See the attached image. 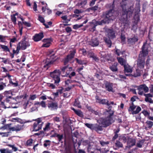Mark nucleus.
I'll list each match as a JSON object with an SVG mask.
<instances>
[{
	"label": "nucleus",
	"instance_id": "nucleus-9",
	"mask_svg": "<svg viewBox=\"0 0 153 153\" xmlns=\"http://www.w3.org/2000/svg\"><path fill=\"white\" fill-rule=\"evenodd\" d=\"M134 87L137 88L138 90V93L139 95H142L143 94V91L147 93L149 91V88L145 84H142L138 86H135Z\"/></svg>",
	"mask_w": 153,
	"mask_h": 153
},
{
	"label": "nucleus",
	"instance_id": "nucleus-8",
	"mask_svg": "<svg viewBox=\"0 0 153 153\" xmlns=\"http://www.w3.org/2000/svg\"><path fill=\"white\" fill-rule=\"evenodd\" d=\"M17 51L20 50H25L27 47L30 46V44L27 41L25 40V39H24L22 41L19 42L17 45Z\"/></svg>",
	"mask_w": 153,
	"mask_h": 153
},
{
	"label": "nucleus",
	"instance_id": "nucleus-60",
	"mask_svg": "<svg viewBox=\"0 0 153 153\" xmlns=\"http://www.w3.org/2000/svg\"><path fill=\"white\" fill-rule=\"evenodd\" d=\"M143 114L145 116H148L149 115V112L146 111L144 110L142 112Z\"/></svg>",
	"mask_w": 153,
	"mask_h": 153
},
{
	"label": "nucleus",
	"instance_id": "nucleus-47",
	"mask_svg": "<svg viewBox=\"0 0 153 153\" xmlns=\"http://www.w3.org/2000/svg\"><path fill=\"white\" fill-rule=\"evenodd\" d=\"M37 97L36 95H30L29 97V100H35Z\"/></svg>",
	"mask_w": 153,
	"mask_h": 153
},
{
	"label": "nucleus",
	"instance_id": "nucleus-18",
	"mask_svg": "<svg viewBox=\"0 0 153 153\" xmlns=\"http://www.w3.org/2000/svg\"><path fill=\"white\" fill-rule=\"evenodd\" d=\"M75 53V51L74 50L71 52L70 54L67 56L64 61L65 64H66L69 61L74 57Z\"/></svg>",
	"mask_w": 153,
	"mask_h": 153
},
{
	"label": "nucleus",
	"instance_id": "nucleus-63",
	"mask_svg": "<svg viewBox=\"0 0 153 153\" xmlns=\"http://www.w3.org/2000/svg\"><path fill=\"white\" fill-rule=\"evenodd\" d=\"M144 96L146 97H152L153 96L152 94H144Z\"/></svg>",
	"mask_w": 153,
	"mask_h": 153
},
{
	"label": "nucleus",
	"instance_id": "nucleus-51",
	"mask_svg": "<svg viewBox=\"0 0 153 153\" xmlns=\"http://www.w3.org/2000/svg\"><path fill=\"white\" fill-rule=\"evenodd\" d=\"M9 146L15 152L18 150V148L13 145H9Z\"/></svg>",
	"mask_w": 153,
	"mask_h": 153
},
{
	"label": "nucleus",
	"instance_id": "nucleus-22",
	"mask_svg": "<svg viewBox=\"0 0 153 153\" xmlns=\"http://www.w3.org/2000/svg\"><path fill=\"white\" fill-rule=\"evenodd\" d=\"M88 44L92 46L95 47L99 45V42L97 38H94L89 42Z\"/></svg>",
	"mask_w": 153,
	"mask_h": 153
},
{
	"label": "nucleus",
	"instance_id": "nucleus-35",
	"mask_svg": "<svg viewBox=\"0 0 153 153\" xmlns=\"http://www.w3.org/2000/svg\"><path fill=\"white\" fill-rule=\"evenodd\" d=\"M104 40L105 42L107 44L108 47H111V42L110 40V39L109 38H104Z\"/></svg>",
	"mask_w": 153,
	"mask_h": 153
},
{
	"label": "nucleus",
	"instance_id": "nucleus-58",
	"mask_svg": "<svg viewBox=\"0 0 153 153\" xmlns=\"http://www.w3.org/2000/svg\"><path fill=\"white\" fill-rule=\"evenodd\" d=\"M42 107L45 108L46 107L45 102L44 101H42L40 102V105Z\"/></svg>",
	"mask_w": 153,
	"mask_h": 153
},
{
	"label": "nucleus",
	"instance_id": "nucleus-30",
	"mask_svg": "<svg viewBox=\"0 0 153 153\" xmlns=\"http://www.w3.org/2000/svg\"><path fill=\"white\" fill-rule=\"evenodd\" d=\"M117 63L115 62L114 63L113 65L110 67V69L113 71H117Z\"/></svg>",
	"mask_w": 153,
	"mask_h": 153
},
{
	"label": "nucleus",
	"instance_id": "nucleus-11",
	"mask_svg": "<svg viewBox=\"0 0 153 153\" xmlns=\"http://www.w3.org/2000/svg\"><path fill=\"white\" fill-rule=\"evenodd\" d=\"M35 120V122L33 124V131H37L41 129L43 122L39 118L36 119Z\"/></svg>",
	"mask_w": 153,
	"mask_h": 153
},
{
	"label": "nucleus",
	"instance_id": "nucleus-32",
	"mask_svg": "<svg viewBox=\"0 0 153 153\" xmlns=\"http://www.w3.org/2000/svg\"><path fill=\"white\" fill-rule=\"evenodd\" d=\"M141 74V71L140 70L137 69L134 73V76L135 77L140 76Z\"/></svg>",
	"mask_w": 153,
	"mask_h": 153
},
{
	"label": "nucleus",
	"instance_id": "nucleus-61",
	"mask_svg": "<svg viewBox=\"0 0 153 153\" xmlns=\"http://www.w3.org/2000/svg\"><path fill=\"white\" fill-rule=\"evenodd\" d=\"M39 21L42 23H43L44 22V18L40 16H39Z\"/></svg>",
	"mask_w": 153,
	"mask_h": 153
},
{
	"label": "nucleus",
	"instance_id": "nucleus-46",
	"mask_svg": "<svg viewBox=\"0 0 153 153\" xmlns=\"http://www.w3.org/2000/svg\"><path fill=\"white\" fill-rule=\"evenodd\" d=\"M62 19L65 21V22L68 23L70 21V19H67V16H64L61 17Z\"/></svg>",
	"mask_w": 153,
	"mask_h": 153
},
{
	"label": "nucleus",
	"instance_id": "nucleus-40",
	"mask_svg": "<svg viewBox=\"0 0 153 153\" xmlns=\"http://www.w3.org/2000/svg\"><path fill=\"white\" fill-rule=\"evenodd\" d=\"M115 144L116 146L119 148L122 147L123 146V144L118 141H117Z\"/></svg>",
	"mask_w": 153,
	"mask_h": 153
},
{
	"label": "nucleus",
	"instance_id": "nucleus-39",
	"mask_svg": "<svg viewBox=\"0 0 153 153\" xmlns=\"http://www.w3.org/2000/svg\"><path fill=\"white\" fill-rule=\"evenodd\" d=\"M56 137L58 138L59 141L61 142L63 138V134H57L56 135Z\"/></svg>",
	"mask_w": 153,
	"mask_h": 153
},
{
	"label": "nucleus",
	"instance_id": "nucleus-21",
	"mask_svg": "<svg viewBox=\"0 0 153 153\" xmlns=\"http://www.w3.org/2000/svg\"><path fill=\"white\" fill-rule=\"evenodd\" d=\"M42 4L43 5L42 7V10L43 12H45L46 10L47 13L48 15L51 14L52 12V11L48 8L47 4L46 3H45L44 2H42Z\"/></svg>",
	"mask_w": 153,
	"mask_h": 153
},
{
	"label": "nucleus",
	"instance_id": "nucleus-33",
	"mask_svg": "<svg viewBox=\"0 0 153 153\" xmlns=\"http://www.w3.org/2000/svg\"><path fill=\"white\" fill-rule=\"evenodd\" d=\"M1 153H12L11 150H9L8 149H0Z\"/></svg>",
	"mask_w": 153,
	"mask_h": 153
},
{
	"label": "nucleus",
	"instance_id": "nucleus-6",
	"mask_svg": "<svg viewBox=\"0 0 153 153\" xmlns=\"http://www.w3.org/2000/svg\"><path fill=\"white\" fill-rule=\"evenodd\" d=\"M4 94L7 97L6 99V102H9L10 104L16 103V100L15 98L12 97L10 95H12V92L11 90L6 91L4 92Z\"/></svg>",
	"mask_w": 153,
	"mask_h": 153
},
{
	"label": "nucleus",
	"instance_id": "nucleus-45",
	"mask_svg": "<svg viewBox=\"0 0 153 153\" xmlns=\"http://www.w3.org/2000/svg\"><path fill=\"white\" fill-rule=\"evenodd\" d=\"M1 84L0 85V91L3 90L6 87V84L5 83L1 82Z\"/></svg>",
	"mask_w": 153,
	"mask_h": 153
},
{
	"label": "nucleus",
	"instance_id": "nucleus-4",
	"mask_svg": "<svg viewBox=\"0 0 153 153\" xmlns=\"http://www.w3.org/2000/svg\"><path fill=\"white\" fill-rule=\"evenodd\" d=\"M48 55L49 58H47L46 59V64L43 66V68L45 70L48 69L50 65L52 64L56 60V57L54 56L55 52L53 50H51L49 51Z\"/></svg>",
	"mask_w": 153,
	"mask_h": 153
},
{
	"label": "nucleus",
	"instance_id": "nucleus-29",
	"mask_svg": "<svg viewBox=\"0 0 153 153\" xmlns=\"http://www.w3.org/2000/svg\"><path fill=\"white\" fill-rule=\"evenodd\" d=\"M72 109L73 110L78 116L81 117H83V113L80 110H76L73 108H72Z\"/></svg>",
	"mask_w": 153,
	"mask_h": 153
},
{
	"label": "nucleus",
	"instance_id": "nucleus-48",
	"mask_svg": "<svg viewBox=\"0 0 153 153\" xmlns=\"http://www.w3.org/2000/svg\"><path fill=\"white\" fill-rule=\"evenodd\" d=\"M75 82V81H72L70 79H68L65 81V83L66 85H68L69 83H72Z\"/></svg>",
	"mask_w": 153,
	"mask_h": 153
},
{
	"label": "nucleus",
	"instance_id": "nucleus-41",
	"mask_svg": "<svg viewBox=\"0 0 153 153\" xmlns=\"http://www.w3.org/2000/svg\"><path fill=\"white\" fill-rule=\"evenodd\" d=\"M83 26V24H81L80 25H79L78 24H76L74 25L73 26V28L75 30H76L78 29L79 28L82 27Z\"/></svg>",
	"mask_w": 153,
	"mask_h": 153
},
{
	"label": "nucleus",
	"instance_id": "nucleus-50",
	"mask_svg": "<svg viewBox=\"0 0 153 153\" xmlns=\"http://www.w3.org/2000/svg\"><path fill=\"white\" fill-rule=\"evenodd\" d=\"M11 19L12 21L13 22L14 24H15L16 23V18L15 16L13 15L11 16Z\"/></svg>",
	"mask_w": 153,
	"mask_h": 153
},
{
	"label": "nucleus",
	"instance_id": "nucleus-14",
	"mask_svg": "<svg viewBox=\"0 0 153 153\" xmlns=\"http://www.w3.org/2000/svg\"><path fill=\"white\" fill-rule=\"evenodd\" d=\"M48 106L50 110L54 111L58 108V105L57 102H51L48 104Z\"/></svg>",
	"mask_w": 153,
	"mask_h": 153
},
{
	"label": "nucleus",
	"instance_id": "nucleus-44",
	"mask_svg": "<svg viewBox=\"0 0 153 153\" xmlns=\"http://www.w3.org/2000/svg\"><path fill=\"white\" fill-rule=\"evenodd\" d=\"M33 140L30 139L27 140L26 142V145L28 146H30L32 145L33 143Z\"/></svg>",
	"mask_w": 153,
	"mask_h": 153
},
{
	"label": "nucleus",
	"instance_id": "nucleus-57",
	"mask_svg": "<svg viewBox=\"0 0 153 153\" xmlns=\"http://www.w3.org/2000/svg\"><path fill=\"white\" fill-rule=\"evenodd\" d=\"M54 121L56 122H59L60 121V118L58 117H55L53 118Z\"/></svg>",
	"mask_w": 153,
	"mask_h": 153
},
{
	"label": "nucleus",
	"instance_id": "nucleus-55",
	"mask_svg": "<svg viewBox=\"0 0 153 153\" xmlns=\"http://www.w3.org/2000/svg\"><path fill=\"white\" fill-rule=\"evenodd\" d=\"M143 143L142 141H140L137 143V146L139 148H141L143 144Z\"/></svg>",
	"mask_w": 153,
	"mask_h": 153
},
{
	"label": "nucleus",
	"instance_id": "nucleus-56",
	"mask_svg": "<svg viewBox=\"0 0 153 153\" xmlns=\"http://www.w3.org/2000/svg\"><path fill=\"white\" fill-rule=\"evenodd\" d=\"M116 52L118 56H120L121 55L123 54V52H121L119 50H116Z\"/></svg>",
	"mask_w": 153,
	"mask_h": 153
},
{
	"label": "nucleus",
	"instance_id": "nucleus-16",
	"mask_svg": "<svg viewBox=\"0 0 153 153\" xmlns=\"http://www.w3.org/2000/svg\"><path fill=\"white\" fill-rule=\"evenodd\" d=\"M113 84L111 83L106 82L105 83V88L107 91L109 92H114V90L113 89Z\"/></svg>",
	"mask_w": 153,
	"mask_h": 153
},
{
	"label": "nucleus",
	"instance_id": "nucleus-43",
	"mask_svg": "<svg viewBox=\"0 0 153 153\" xmlns=\"http://www.w3.org/2000/svg\"><path fill=\"white\" fill-rule=\"evenodd\" d=\"M74 106L77 107L78 108H81V106L80 105L79 103L76 100H75V102L74 104Z\"/></svg>",
	"mask_w": 153,
	"mask_h": 153
},
{
	"label": "nucleus",
	"instance_id": "nucleus-59",
	"mask_svg": "<svg viewBox=\"0 0 153 153\" xmlns=\"http://www.w3.org/2000/svg\"><path fill=\"white\" fill-rule=\"evenodd\" d=\"M81 51L82 53L84 56H85L87 54L88 52H87L86 50L84 49H83L81 50Z\"/></svg>",
	"mask_w": 153,
	"mask_h": 153
},
{
	"label": "nucleus",
	"instance_id": "nucleus-28",
	"mask_svg": "<svg viewBox=\"0 0 153 153\" xmlns=\"http://www.w3.org/2000/svg\"><path fill=\"white\" fill-rule=\"evenodd\" d=\"M135 143V140L134 139L130 138L128 140V146L129 147L134 145Z\"/></svg>",
	"mask_w": 153,
	"mask_h": 153
},
{
	"label": "nucleus",
	"instance_id": "nucleus-23",
	"mask_svg": "<svg viewBox=\"0 0 153 153\" xmlns=\"http://www.w3.org/2000/svg\"><path fill=\"white\" fill-rule=\"evenodd\" d=\"M96 99L97 100V102L98 103L102 104H106L108 106H109L110 104L108 103V101L106 99H102L101 100L96 97Z\"/></svg>",
	"mask_w": 153,
	"mask_h": 153
},
{
	"label": "nucleus",
	"instance_id": "nucleus-25",
	"mask_svg": "<svg viewBox=\"0 0 153 153\" xmlns=\"http://www.w3.org/2000/svg\"><path fill=\"white\" fill-rule=\"evenodd\" d=\"M44 37L42 33H40L36 34L34 36V39L35 41L37 42L41 40Z\"/></svg>",
	"mask_w": 153,
	"mask_h": 153
},
{
	"label": "nucleus",
	"instance_id": "nucleus-7",
	"mask_svg": "<svg viewBox=\"0 0 153 153\" xmlns=\"http://www.w3.org/2000/svg\"><path fill=\"white\" fill-rule=\"evenodd\" d=\"M60 72L59 70H56L50 73L51 76L53 78L54 80V83L56 84H58L60 81L59 76Z\"/></svg>",
	"mask_w": 153,
	"mask_h": 153
},
{
	"label": "nucleus",
	"instance_id": "nucleus-2",
	"mask_svg": "<svg viewBox=\"0 0 153 153\" xmlns=\"http://www.w3.org/2000/svg\"><path fill=\"white\" fill-rule=\"evenodd\" d=\"M150 47V45L146 43H145L142 47V51L139 54L137 62L138 67L140 68H144L145 65V57L147 56L149 49Z\"/></svg>",
	"mask_w": 153,
	"mask_h": 153
},
{
	"label": "nucleus",
	"instance_id": "nucleus-13",
	"mask_svg": "<svg viewBox=\"0 0 153 153\" xmlns=\"http://www.w3.org/2000/svg\"><path fill=\"white\" fill-rule=\"evenodd\" d=\"M136 107L133 104L132 105H131L129 108L128 109V111H131L132 114H138L141 110V108L139 106H138L135 110H134Z\"/></svg>",
	"mask_w": 153,
	"mask_h": 153
},
{
	"label": "nucleus",
	"instance_id": "nucleus-54",
	"mask_svg": "<svg viewBox=\"0 0 153 153\" xmlns=\"http://www.w3.org/2000/svg\"><path fill=\"white\" fill-rule=\"evenodd\" d=\"M50 124V123H48L46 125L45 127L43 129L44 131H46L49 128Z\"/></svg>",
	"mask_w": 153,
	"mask_h": 153
},
{
	"label": "nucleus",
	"instance_id": "nucleus-38",
	"mask_svg": "<svg viewBox=\"0 0 153 153\" xmlns=\"http://www.w3.org/2000/svg\"><path fill=\"white\" fill-rule=\"evenodd\" d=\"M50 145V141L49 140H46L44 142V146L45 147H46L48 146H49Z\"/></svg>",
	"mask_w": 153,
	"mask_h": 153
},
{
	"label": "nucleus",
	"instance_id": "nucleus-5",
	"mask_svg": "<svg viewBox=\"0 0 153 153\" xmlns=\"http://www.w3.org/2000/svg\"><path fill=\"white\" fill-rule=\"evenodd\" d=\"M123 3L121 4L123 8V11L124 12V14H123V16L121 17L122 18L123 17V20L126 21L128 17H129L131 16L133 11V10L131 8L130 10H128V11H126V6L125 5L124 6L123 5Z\"/></svg>",
	"mask_w": 153,
	"mask_h": 153
},
{
	"label": "nucleus",
	"instance_id": "nucleus-53",
	"mask_svg": "<svg viewBox=\"0 0 153 153\" xmlns=\"http://www.w3.org/2000/svg\"><path fill=\"white\" fill-rule=\"evenodd\" d=\"M100 74H97L95 75V76L98 79H101V75L102 74H103V73H102V71H100Z\"/></svg>",
	"mask_w": 153,
	"mask_h": 153
},
{
	"label": "nucleus",
	"instance_id": "nucleus-64",
	"mask_svg": "<svg viewBox=\"0 0 153 153\" xmlns=\"http://www.w3.org/2000/svg\"><path fill=\"white\" fill-rule=\"evenodd\" d=\"M74 87V85H72L66 88L65 90L67 91L70 90L71 89Z\"/></svg>",
	"mask_w": 153,
	"mask_h": 153
},
{
	"label": "nucleus",
	"instance_id": "nucleus-15",
	"mask_svg": "<svg viewBox=\"0 0 153 153\" xmlns=\"http://www.w3.org/2000/svg\"><path fill=\"white\" fill-rule=\"evenodd\" d=\"M124 73L127 76L130 75V74H127V73H131L132 71V68L127 64L124 65Z\"/></svg>",
	"mask_w": 153,
	"mask_h": 153
},
{
	"label": "nucleus",
	"instance_id": "nucleus-62",
	"mask_svg": "<svg viewBox=\"0 0 153 153\" xmlns=\"http://www.w3.org/2000/svg\"><path fill=\"white\" fill-rule=\"evenodd\" d=\"M145 100L146 102H152L151 99L149 97H145Z\"/></svg>",
	"mask_w": 153,
	"mask_h": 153
},
{
	"label": "nucleus",
	"instance_id": "nucleus-37",
	"mask_svg": "<svg viewBox=\"0 0 153 153\" xmlns=\"http://www.w3.org/2000/svg\"><path fill=\"white\" fill-rule=\"evenodd\" d=\"M75 59L76 60V62L79 64L83 65L85 64L86 63V62L84 60H79L77 58H76Z\"/></svg>",
	"mask_w": 153,
	"mask_h": 153
},
{
	"label": "nucleus",
	"instance_id": "nucleus-3",
	"mask_svg": "<svg viewBox=\"0 0 153 153\" xmlns=\"http://www.w3.org/2000/svg\"><path fill=\"white\" fill-rule=\"evenodd\" d=\"M117 13L113 10H111L106 13L104 19L101 21L97 22V25H102L105 23H108L111 20H113L115 19Z\"/></svg>",
	"mask_w": 153,
	"mask_h": 153
},
{
	"label": "nucleus",
	"instance_id": "nucleus-27",
	"mask_svg": "<svg viewBox=\"0 0 153 153\" xmlns=\"http://www.w3.org/2000/svg\"><path fill=\"white\" fill-rule=\"evenodd\" d=\"M118 62L120 64L124 66V65L126 64V59L123 58L122 57H117V58Z\"/></svg>",
	"mask_w": 153,
	"mask_h": 153
},
{
	"label": "nucleus",
	"instance_id": "nucleus-36",
	"mask_svg": "<svg viewBox=\"0 0 153 153\" xmlns=\"http://www.w3.org/2000/svg\"><path fill=\"white\" fill-rule=\"evenodd\" d=\"M146 123L147 124L148 127L149 128H151L153 126V122L152 121L148 120L146 121Z\"/></svg>",
	"mask_w": 153,
	"mask_h": 153
},
{
	"label": "nucleus",
	"instance_id": "nucleus-12",
	"mask_svg": "<svg viewBox=\"0 0 153 153\" xmlns=\"http://www.w3.org/2000/svg\"><path fill=\"white\" fill-rule=\"evenodd\" d=\"M61 70L62 73L64 74L62 76H67L69 74L70 71L72 70V68L68 66H65L62 67Z\"/></svg>",
	"mask_w": 153,
	"mask_h": 153
},
{
	"label": "nucleus",
	"instance_id": "nucleus-10",
	"mask_svg": "<svg viewBox=\"0 0 153 153\" xmlns=\"http://www.w3.org/2000/svg\"><path fill=\"white\" fill-rule=\"evenodd\" d=\"M11 125V124H7L2 128L5 129L8 128L10 131H19L22 129L23 126L21 125L18 124L14 127H10Z\"/></svg>",
	"mask_w": 153,
	"mask_h": 153
},
{
	"label": "nucleus",
	"instance_id": "nucleus-1",
	"mask_svg": "<svg viewBox=\"0 0 153 153\" xmlns=\"http://www.w3.org/2000/svg\"><path fill=\"white\" fill-rule=\"evenodd\" d=\"M106 112H105V114L108 115V116L105 119L100 118L97 121L98 123L102 124V126L99 125H96L95 127V129L97 132L102 130V127H105L108 126L113 123L114 120L112 117L113 114V113L111 110L107 111L105 110Z\"/></svg>",
	"mask_w": 153,
	"mask_h": 153
},
{
	"label": "nucleus",
	"instance_id": "nucleus-19",
	"mask_svg": "<svg viewBox=\"0 0 153 153\" xmlns=\"http://www.w3.org/2000/svg\"><path fill=\"white\" fill-rule=\"evenodd\" d=\"M43 44L42 46V47H49L51 44V40L50 39H44L43 40Z\"/></svg>",
	"mask_w": 153,
	"mask_h": 153
},
{
	"label": "nucleus",
	"instance_id": "nucleus-20",
	"mask_svg": "<svg viewBox=\"0 0 153 153\" xmlns=\"http://www.w3.org/2000/svg\"><path fill=\"white\" fill-rule=\"evenodd\" d=\"M10 120L12 122H17L22 124L31 122L29 120L25 121L18 117L12 118L10 119Z\"/></svg>",
	"mask_w": 153,
	"mask_h": 153
},
{
	"label": "nucleus",
	"instance_id": "nucleus-52",
	"mask_svg": "<svg viewBox=\"0 0 153 153\" xmlns=\"http://www.w3.org/2000/svg\"><path fill=\"white\" fill-rule=\"evenodd\" d=\"M85 125L88 128L91 129H93L94 128L93 125L92 124H90L88 123H85Z\"/></svg>",
	"mask_w": 153,
	"mask_h": 153
},
{
	"label": "nucleus",
	"instance_id": "nucleus-34",
	"mask_svg": "<svg viewBox=\"0 0 153 153\" xmlns=\"http://www.w3.org/2000/svg\"><path fill=\"white\" fill-rule=\"evenodd\" d=\"M0 47L4 51L10 52V50L7 46L3 45H1Z\"/></svg>",
	"mask_w": 153,
	"mask_h": 153
},
{
	"label": "nucleus",
	"instance_id": "nucleus-49",
	"mask_svg": "<svg viewBox=\"0 0 153 153\" xmlns=\"http://www.w3.org/2000/svg\"><path fill=\"white\" fill-rule=\"evenodd\" d=\"M87 82L88 84L91 85L93 82V79H90L89 78L87 79Z\"/></svg>",
	"mask_w": 153,
	"mask_h": 153
},
{
	"label": "nucleus",
	"instance_id": "nucleus-42",
	"mask_svg": "<svg viewBox=\"0 0 153 153\" xmlns=\"http://www.w3.org/2000/svg\"><path fill=\"white\" fill-rule=\"evenodd\" d=\"M20 19L22 21V23L28 27H29L30 26V24L29 23L25 21H24V20L22 18H20Z\"/></svg>",
	"mask_w": 153,
	"mask_h": 153
},
{
	"label": "nucleus",
	"instance_id": "nucleus-17",
	"mask_svg": "<svg viewBox=\"0 0 153 153\" xmlns=\"http://www.w3.org/2000/svg\"><path fill=\"white\" fill-rule=\"evenodd\" d=\"M3 97V96L0 95V107H1L4 109L11 107H12L10 105H7V104L9 102H6V101L5 102V103L4 102H1Z\"/></svg>",
	"mask_w": 153,
	"mask_h": 153
},
{
	"label": "nucleus",
	"instance_id": "nucleus-31",
	"mask_svg": "<svg viewBox=\"0 0 153 153\" xmlns=\"http://www.w3.org/2000/svg\"><path fill=\"white\" fill-rule=\"evenodd\" d=\"M5 77H7L9 80V83L10 84H11L13 82V81H14L15 80V78L13 76H12L10 75L9 74H7L6 76Z\"/></svg>",
	"mask_w": 153,
	"mask_h": 153
},
{
	"label": "nucleus",
	"instance_id": "nucleus-26",
	"mask_svg": "<svg viewBox=\"0 0 153 153\" xmlns=\"http://www.w3.org/2000/svg\"><path fill=\"white\" fill-rule=\"evenodd\" d=\"M87 54L88 57L92 58L95 61H98L99 60L98 58L93 52L89 51L88 52Z\"/></svg>",
	"mask_w": 153,
	"mask_h": 153
},
{
	"label": "nucleus",
	"instance_id": "nucleus-24",
	"mask_svg": "<svg viewBox=\"0 0 153 153\" xmlns=\"http://www.w3.org/2000/svg\"><path fill=\"white\" fill-rule=\"evenodd\" d=\"M108 37L110 38H113L115 37V33L112 29H108L106 30Z\"/></svg>",
	"mask_w": 153,
	"mask_h": 153
}]
</instances>
